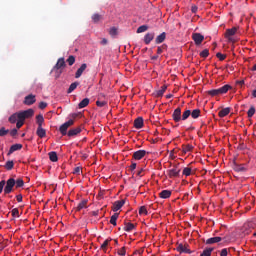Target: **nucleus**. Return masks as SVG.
<instances>
[{
	"mask_svg": "<svg viewBox=\"0 0 256 256\" xmlns=\"http://www.w3.org/2000/svg\"><path fill=\"white\" fill-rule=\"evenodd\" d=\"M36 123L38 127H43V123H45V118H43V115L39 114L36 116Z\"/></svg>",
	"mask_w": 256,
	"mask_h": 256,
	"instance_id": "cd10ccee",
	"label": "nucleus"
},
{
	"mask_svg": "<svg viewBox=\"0 0 256 256\" xmlns=\"http://www.w3.org/2000/svg\"><path fill=\"white\" fill-rule=\"evenodd\" d=\"M135 227H136V225L131 222L125 223L124 231H126L127 233H131V231H133L135 229Z\"/></svg>",
	"mask_w": 256,
	"mask_h": 256,
	"instance_id": "4be33fe9",
	"label": "nucleus"
},
{
	"mask_svg": "<svg viewBox=\"0 0 256 256\" xmlns=\"http://www.w3.org/2000/svg\"><path fill=\"white\" fill-rule=\"evenodd\" d=\"M193 173V170L190 167H186L183 169L182 175H185V177H189Z\"/></svg>",
	"mask_w": 256,
	"mask_h": 256,
	"instance_id": "ea45409f",
	"label": "nucleus"
},
{
	"mask_svg": "<svg viewBox=\"0 0 256 256\" xmlns=\"http://www.w3.org/2000/svg\"><path fill=\"white\" fill-rule=\"evenodd\" d=\"M213 248H206L203 250L200 256H211V253H213Z\"/></svg>",
	"mask_w": 256,
	"mask_h": 256,
	"instance_id": "e433bc0d",
	"label": "nucleus"
},
{
	"mask_svg": "<svg viewBox=\"0 0 256 256\" xmlns=\"http://www.w3.org/2000/svg\"><path fill=\"white\" fill-rule=\"evenodd\" d=\"M9 133V130H6L4 127L0 129V137H5Z\"/></svg>",
	"mask_w": 256,
	"mask_h": 256,
	"instance_id": "3c124183",
	"label": "nucleus"
},
{
	"mask_svg": "<svg viewBox=\"0 0 256 256\" xmlns=\"http://www.w3.org/2000/svg\"><path fill=\"white\" fill-rule=\"evenodd\" d=\"M12 215H13V217H19V210L17 208H14L12 210Z\"/></svg>",
	"mask_w": 256,
	"mask_h": 256,
	"instance_id": "6e6d98bb",
	"label": "nucleus"
},
{
	"mask_svg": "<svg viewBox=\"0 0 256 256\" xmlns=\"http://www.w3.org/2000/svg\"><path fill=\"white\" fill-rule=\"evenodd\" d=\"M134 127L135 129H143V118H137L134 121Z\"/></svg>",
	"mask_w": 256,
	"mask_h": 256,
	"instance_id": "393cba45",
	"label": "nucleus"
},
{
	"mask_svg": "<svg viewBox=\"0 0 256 256\" xmlns=\"http://www.w3.org/2000/svg\"><path fill=\"white\" fill-rule=\"evenodd\" d=\"M77 87H79V82H74L70 85V87L68 88L67 93H73V91H75L77 89Z\"/></svg>",
	"mask_w": 256,
	"mask_h": 256,
	"instance_id": "f704fd0d",
	"label": "nucleus"
},
{
	"mask_svg": "<svg viewBox=\"0 0 256 256\" xmlns=\"http://www.w3.org/2000/svg\"><path fill=\"white\" fill-rule=\"evenodd\" d=\"M16 200L18 201V203H21V201H23V196L22 195H17Z\"/></svg>",
	"mask_w": 256,
	"mask_h": 256,
	"instance_id": "e2e57ef3",
	"label": "nucleus"
},
{
	"mask_svg": "<svg viewBox=\"0 0 256 256\" xmlns=\"http://www.w3.org/2000/svg\"><path fill=\"white\" fill-rule=\"evenodd\" d=\"M74 123L75 121H73V119H70L64 124H62L59 129L61 135H67V129H69V127H71Z\"/></svg>",
	"mask_w": 256,
	"mask_h": 256,
	"instance_id": "39448f33",
	"label": "nucleus"
},
{
	"mask_svg": "<svg viewBox=\"0 0 256 256\" xmlns=\"http://www.w3.org/2000/svg\"><path fill=\"white\" fill-rule=\"evenodd\" d=\"M96 105L97 107H105V105H107V102L105 101H96Z\"/></svg>",
	"mask_w": 256,
	"mask_h": 256,
	"instance_id": "864d4df0",
	"label": "nucleus"
},
{
	"mask_svg": "<svg viewBox=\"0 0 256 256\" xmlns=\"http://www.w3.org/2000/svg\"><path fill=\"white\" fill-rule=\"evenodd\" d=\"M236 33H237V27L227 29L225 33V38L228 39L230 43H235V39H233V35H235Z\"/></svg>",
	"mask_w": 256,
	"mask_h": 256,
	"instance_id": "7ed1b4c3",
	"label": "nucleus"
},
{
	"mask_svg": "<svg viewBox=\"0 0 256 256\" xmlns=\"http://www.w3.org/2000/svg\"><path fill=\"white\" fill-rule=\"evenodd\" d=\"M20 149H23V145L21 144H14L10 147L8 155H11V153H15V151H20Z\"/></svg>",
	"mask_w": 256,
	"mask_h": 256,
	"instance_id": "6ab92c4d",
	"label": "nucleus"
},
{
	"mask_svg": "<svg viewBox=\"0 0 256 256\" xmlns=\"http://www.w3.org/2000/svg\"><path fill=\"white\" fill-rule=\"evenodd\" d=\"M35 101H37V99L35 98V95L33 94H29L28 96H26L24 98V105H33L35 103Z\"/></svg>",
	"mask_w": 256,
	"mask_h": 256,
	"instance_id": "9d476101",
	"label": "nucleus"
},
{
	"mask_svg": "<svg viewBox=\"0 0 256 256\" xmlns=\"http://www.w3.org/2000/svg\"><path fill=\"white\" fill-rule=\"evenodd\" d=\"M33 115H35V111L33 109H28V110L19 112L20 119L24 121L25 119H30V117H33Z\"/></svg>",
	"mask_w": 256,
	"mask_h": 256,
	"instance_id": "423d86ee",
	"label": "nucleus"
},
{
	"mask_svg": "<svg viewBox=\"0 0 256 256\" xmlns=\"http://www.w3.org/2000/svg\"><path fill=\"white\" fill-rule=\"evenodd\" d=\"M191 117V110H185L182 114V121H187Z\"/></svg>",
	"mask_w": 256,
	"mask_h": 256,
	"instance_id": "c9c22d12",
	"label": "nucleus"
},
{
	"mask_svg": "<svg viewBox=\"0 0 256 256\" xmlns=\"http://www.w3.org/2000/svg\"><path fill=\"white\" fill-rule=\"evenodd\" d=\"M74 123L75 121H73V119H70L64 124H62L59 129L61 135H67V129H69V127H71Z\"/></svg>",
	"mask_w": 256,
	"mask_h": 256,
	"instance_id": "20e7f679",
	"label": "nucleus"
},
{
	"mask_svg": "<svg viewBox=\"0 0 256 256\" xmlns=\"http://www.w3.org/2000/svg\"><path fill=\"white\" fill-rule=\"evenodd\" d=\"M101 19H103V16H101L100 14L96 13V14L92 15L93 23H99Z\"/></svg>",
	"mask_w": 256,
	"mask_h": 256,
	"instance_id": "4c0bfd02",
	"label": "nucleus"
},
{
	"mask_svg": "<svg viewBox=\"0 0 256 256\" xmlns=\"http://www.w3.org/2000/svg\"><path fill=\"white\" fill-rule=\"evenodd\" d=\"M56 65H65V58H59Z\"/></svg>",
	"mask_w": 256,
	"mask_h": 256,
	"instance_id": "4d7b16f0",
	"label": "nucleus"
},
{
	"mask_svg": "<svg viewBox=\"0 0 256 256\" xmlns=\"http://www.w3.org/2000/svg\"><path fill=\"white\" fill-rule=\"evenodd\" d=\"M193 151V145L191 144H186L182 146V152L187 155V153H191Z\"/></svg>",
	"mask_w": 256,
	"mask_h": 256,
	"instance_id": "b1692460",
	"label": "nucleus"
},
{
	"mask_svg": "<svg viewBox=\"0 0 256 256\" xmlns=\"http://www.w3.org/2000/svg\"><path fill=\"white\" fill-rule=\"evenodd\" d=\"M109 33L112 37H115V35H117V28L116 27L110 28Z\"/></svg>",
	"mask_w": 256,
	"mask_h": 256,
	"instance_id": "8fccbe9b",
	"label": "nucleus"
},
{
	"mask_svg": "<svg viewBox=\"0 0 256 256\" xmlns=\"http://www.w3.org/2000/svg\"><path fill=\"white\" fill-rule=\"evenodd\" d=\"M66 62L68 63V65H73L75 63V56H69Z\"/></svg>",
	"mask_w": 256,
	"mask_h": 256,
	"instance_id": "49530a36",
	"label": "nucleus"
},
{
	"mask_svg": "<svg viewBox=\"0 0 256 256\" xmlns=\"http://www.w3.org/2000/svg\"><path fill=\"white\" fill-rule=\"evenodd\" d=\"M130 169H131L132 171H135V170L137 169V163L132 162V164L130 165Z\"/></svg>",
	"mask_w": 256,
	"mask_h": 256,
	"instance_id": "052dcab7",
	"label": "nucleus"
},
{
	"mask_svg": "<svg viewBox=\"0 0 256 256\" xmlns=\"http://www.w3.org/2000/svg\"><path fill=\"white\" fill-rule=\"evenodd\" d=\"M79 133H81V128L77 127V128L70 129L67 135L68 137H75V135H79Z\"/></svg>",
	"mask_w": 256,
	"mask_h": 256,
	"instance_id": "a211bd4d",
	"label": "nucleus"
},
{
	"mask_svg": "<svg viewBox=\"0 0 256 256\" xmlns=\"http://www.w3.org/2000/svg\"><path fill=\"white\" fill-rule=\"evenodd\" d=\"M73 174L74 175H81V167L74 168Z\"/></svg>",
	"mask_w": 256,
	"mask_h": 256,
	"instance_id": "5fc2aeb1",
	"label": "nucleus"
},
{
	"mask_svg": "<svg viewBox=\"0 0 256 256\" xmlns=\"http://www.w3.org/2000/svg\"><path fill=\"white\" fill-rule=\"evenodd\" d=\"M248 117H253L255 115V107H250V109L247 112Z\"/></svg>",
	"mask_w": 256,
	"mask_h": 256,
	"instance_id": "de8ad7c7",
	"label": "nucleus"
},
{
	"mask_svg": "<svg viewBox=\"0 0 256 256\" xmlns=\"http://www.w3.org/2000/svg\"><path fill=\"white\" fill-rule=\"evenodd\" d=\"M3 187H5V180H2V181L0 182V194L3 193Z\"/></svg>",
	"mask_w": 256,
	"mask_h": 256,
	"instance_id": "bf43d9fd",
	"label": "nucleus"
},
{
	"mask_svg": "<svg viewBox=\"0 0 256 256\" xmlns=\"http://www.w3.org/2000/svg\"><path fill=\"white\" fill-rule=\"evenodd\" d=\"M13 167H15V163L12 160L6 162L5 169H7V171H11Z\"/></svg>",
	"mask_w": 256,
	"mask_h": 256,
	"instance_id": "58836bf2",
	"label": "nucleus"
},
{
	"mask_svg": "<svg viewBox=\"0 0 256 256\" xmlns=\"http://www.w3.org/2000/svg\"><path fill=\"white\" fill-rule=\"evenodd\" d=\"M117 219H119V213H115L114 215L111 216L110 218V223L114 227H117Z\"/></svg>",
	"mask_w": 256,
	"mask_h": 256,
	"instance_id": "c756f323",
	"label": "nucleus"
},
{
	"mask_svg": "<svg viewBox=\"0 0 256 256\" xmlns=\"http://www.w3.org/2000/svg\"><path fill=\"white\" fill-rule=\"evenodd\" d=\"M153 39H155V33L154 32H149L144 36V43L145 45H149V43H151V41H153Z\"/></svg>",
	"mask_w": 256,
	"mask_h": 256,
	"instance_id": "ddd939ff",
	"label": "nucleus"
},
{
	"mask_svg": "<svg viewBox=\"0 0 256 256\" xmlns=\"http://www.w3.org/2000/svg\"><path fill=\"white\" fill-rule=\"evenodd\" d=\"M165 91H167V85L161 86V88L156 92V97H163Z\"/></svg>",
	"mask_w": 256,
	"mask_h": 256,
	"instance_id": "c85d7f7f",
	"label": "nucleus"
},
{
	"mask_svg": "<svg viewBox=\"0 0 256 256\" xmlns=\"http://www.w3.org/2000/svg\"><path fill=\"white\" fill-rule=\"evenodd\" d=\"M126 253H127V250L125 249V247H122L118 250V255L125 256Z\"/></svg>",
	"mask_w": 256,
	"mask_h": 256,
	"instance_id": "603ef678",
	"label": "nucleus"
},
{
	"mask_svg": "<svg viewBox=\"0 0 256 256\" xmlns=\"http://www.w3.org/2000/svg\"><path fill=\"white\" fill-rule=\"evenodd\" d=\"M216 57H217V59H219V61H225V59H227V55H225V54H223L221 52H218L216 54Z\"/></svg>",
	"mask_w": 256,
	"mask_h": 256,
	"instance_id": "37998d69",
	"label": "nucleus"
},
{
	"mask_svg": "<svg viewBox=\"0 0 256 256\" xmlns=\"http://www.w3.org/2000/svg\"><path fill=\"white\" fill-rule=\"evenodd\" d=\"M171 190H163L159 193V197L161 199H169V197H171Z\"/></svg>",
	"mask_w": 256,
	"mask_h": 256,
	"instance_id": "aec40b11",
	"label": "nucleus"
},
{
	"mask_svg": "<svg viewBox=\"0 0 256 256\" xmlns=\"http://www.w3.org/2000/svg\"><path fill=\"white\" fill-rule=\"evenodd\" d=\"M197 6H192V8H191V11H192V13H195L196 11H197Z\"/></svg>",
	"mask_w": 256,
	"mask_h": 256,
	"instance_id": "774afa93",
	"label": "nucleus"
},
{
	"mask_svg": "<svg viewBox=\"0 0 256 256\" xmlns=\"http://www.w3.org/2000/svg\"><path fill=\"white\" fill-rule=\"evenodd\" d=\"M49 159L53 163H57V161H59V157L57 156V152H50L49 153Z\"/></svg>",
	"mask_w": 256,
	"mask_h": 256,
	"instance_id": "2f4dec72",
	"label": "nucleus"
},
{
	"mask_svg": "<svg viewBox=\"0 0 256 256\" xmlns=\"http://www.w3.org/2000/svg\"><path fill=\"white\" fill-rule=\"evenodd\" d=\"M23 125H25V120L23 119H19L17 122H16V127L17 129H21L23 127Z\"/></svg>",
	"mask_w": 256,
	"mask_h": 256,
	"instance_id": "c03bdc74",
	"label": "nucleus"
},
{
	"mask_svg": "<svg viewBox=\"0 0 256 256\" xmlns=\"http://www.w3.org/2000/svg\"><path fill=\"white\" fill-rule=\"evenodd\" d=\"M230 113H231V108L227 107V108L220 110L218 113V116L223 118V117H227V115H229Z\"/></svg>",
	"mask_w": 256,
	"mask_h": 256,
	"instance_id": "412c9836",
	"label": "nucleus"
},
{
	"mask_svg": "<svg viewBox=\"0 0 256 256\" xmlns=\"http://www.w3.org/2000/svg\"><path fill=\"white\" fill-rule=\"evenodd\" d=\"M145 155H147V151L145 150H138L136 152L133 153V159L135 161H141V159H143V157H145Z\"/></svg>",
	"mask_w": 256,
	"mask_h": 256,
	"instance_id": "6e6552de",
	"label": "nucleus"
},
{
	"mask_svg": "<svg viewBox=\"0 0 256 256\" xmlns=\"http://www.w3.org/2000/svg\"><path fill=\"white\" fill-rule=\"evenodd\" d=\"M147 214H148L147 207L141 206L139 209V215H147Z\"/></svg>",
	"mask_w": 256,
	"mask_h": 256,
	"instance_id": "a18cd8bd",
	"label": "nucleus"
},
{
	"mask_svg": "<svg viewBox=\"0 0 256 256\" xmlns=\"http://www.w3.org/2000/svg\"><path fill=\"white\" fill-rule=\"evenodd\" d=\"M167 38V33L162 32L160 35H158L155 39V43L157 45L163 43V41H165V39Z\"/></svg>",
	"mask_w": 256,
	"mask_h": 256,
	"instance_id": "dca6fc26",
	"label": "nucleus"
},
{
	"mask_svg": "<svg viewBox=\"0 0 256 256\" xmlns=\"http://www.w3.org/2000/svg\"><path fill=\"white\" fill-rule=\"evenodd\" d=\"M172 119L175 121V123H179V121H182L181 116V108H176L172 114Z\"/></svg>",
	"mask_w": 256,
	"mask_h": 256,
	"instance_id": "1a4fd4ad",
	"label": "nucleus"
},
{
	"mask_svg": "<svg viewBox=\"0 0 256 256\" xmlns=\"http://www.w3.org/2000/svg\"><path fill=\"white\" fill-rule=\"evenodd\" d=\"M109 243H111V238L106 239L101 245L100 249L104 251V253H107V247H109Z\"/></svg>",
	"mask_w": 256,
	"mask_h": 256,
	"instance_id": "bb28decb",
	"label": "nucleus"
},
{
	"mask_svg": "<svg viewBox=\"0 0 256 256\" xmlns=\"http://www.w3.org/2000/svg\"><path fill=\"white\" fill-rule=\"evenodd\" d=\"M227 253H228L227 249L224 248V249L221 250L220 256H227Z\"/></svg>",
	"mask_w": 256,
	"mask_h": 256,
	"instance_id": "680f3d73",
	"label": "nucleus"
},
{
	"mask_svg": "<svg viewBox=\"0 0 256 256\" xmlns=\"http://www.w3.org/2000/svg\"><path fill=\"white\" fill-rule=\"evenodd\" d=\"M190 115H191L192 119H199V117L201 116V110L195 109L191 112Z\"/></svg>",
	"mask_w": 256,
	"mask_h": 256,
	"instance_id": "72a5a7b5",
	"label": "nucleus"
},
{
	"mask_svg": "<svg viewBox=\"0 0 256 256\" xmlns=\"http://www.w3.org/2000/svg\"><path fill=\"white\" fill-rule=\"evenodd\" d=\"M237 85H240L241 87H243V85H245V80H238Z\"/></svg>",
	"mask_w": 256,
	"mask_h": 256,
	"instance_id": "0e129e2a",
	"label": "nucleus"
},
{
	"mask_svg": "<svg viewBox=\"0 0 256 256\" xmlns=\"http://www.w3.org/2000/svg\"><path fill=\"white\" fill-rule=\"evenodd\" d=\"M149 29V26L147 25H142V26H139L136 33H145V31H147Z\"/></svg>",
	"mask_w": 256,
	"mask_h": 256,
	"instance_id": "a19ab883",
	"label": "nucleus"
},
{
	"mask_svg": "<svg viewBox=\"0 0 256 256\" xmlns=\"http://www.w3.org/2000/svg\"><path fill=\"white\" fill-rule=\"evenodd\" d=\"M87 69V66L82 65L76 72L75 77L76 79H79V77H81V75H83V71H85Z\"/></svg>",
	"mask_w": 256,
	"mask_h": 256,
	"instance_id": "473e14b6",
	"label": "nucleus"
},
{
	"mask_svg": "<svg viewBox=\"0 0 256 256\" xmlns=\"http://www.w3.org/2000/svg\"><path fill=\"white\" fill-rule=\"evenodd\" d=\"M200 57H209V49H204L202 52H200Z\"/></svg>",
	"mask_w": 256,
	"mask_h": 256,
	"instance_id": "09e8293b",
	"label": "nucleus"
},
{
	"mask_svg": "<svg viewBox=\"0 0 256 256\" xmlns=\"http://www.w3.org/2000/svg\"><path fill=\"white\" fill-rule=\"evenodd\" d=\"M10 135H12V137H15V135H17V129L11 130Z\"/></svg>",
	"mask_w": 256,
	"mask_h": 256,
	"instance_id": "69168bd1",
	"label": "nucleus"
},
{
	"mask_svg": "<svg viewBox=\"0 0 256 256\" xmlns=\"http://www.w3.org/2000/svg\"><path fill=\"white\" fill-rule=\"evenodd\" d=\"M176 251H178V253H191V250L187 247V245L183 244H179L176 248Z\"/></svg>",
	"mask_w": 256,
	"mask_h": 256,
	"instance_id": "4468645a",
	"label": "nucleus"
},
{
	"mask_svg": "<svg viewBox=\"0 0 256 256\" xmlns=\"http://www.w3.org/2000/svg\"><path fill=\"white\" fill-rule=\"evenodd\" d=\"M179 173H181V170L177 167L168 170V176L170 177V179H173L174 177H179Z\"/></svg>",
	"mask_w": 256,
	"mask_h": 256,
	"instance_id": "f8f14e48",
	"label": "nucleus"
},
{
	"mask_svg": "<svg viewBox=\"0 0 256 256\" xmlns=\"http://www.w3.org/2000/svg\"><path fill=\"white\" fill-rule=\"evenodd\" d=\"M36 134L40 137V139H43L47 137V130H45L43 126H38Z\"/></svg>",
	"mask_w": 256,
	"mask_h": 256,
	"instance_id": "2eb2a0df",
	"label": "nucleus"
},
{
	"mask_svg": "<svg viewBox=\"0 0 256 256\" xmlns=\"http://www.w3.org/2000/svg\"><path fill=\"white\" fill-rule=\"evenodd\" d=\"M13 187H15V179L10 178L6 182V186L4 188L5 195H9L13 191Z\"/></svg>",
	"mask_w": 256,
	"mask_h": 256,
	"instance_id": "f03ea898",
	"label": "nucleus"
},
{
	"mask_svg": "<svg viewBox=\"0 0 256 256\" xmlns=\"http://www.w3.org/2000/svg\"><path fill=\"white\" fill-rule=\"evenodd\" d=\"M220 241H222V238L219 236L216 237H212L206 240V244L207 245H213L215 243H220Z\"/></svg>",
	"mask_w": 256,
	"mask_h": 256,
	"instance_id": "f3484780",
	"label": "nucleus"
},
{
	"mask_svg": "<svg viewBox=\"0 0 256 256\" xmlns=\"http://www.w3.org/2000/svg\"><path fill=\"white\" fill-rule=\"evenodd\" d=\"M101 45H107L108 41L106 38L102 39V41L100 42Z\"/></svg>",
	"mask_w": 256,
	"mask_h": 256,
	"instance_id": "338daca9",
	"label": "nucleus"
},
{
	"mask_svg": "<svg viewBox=\"0 0 256 256\" xmlns=\"http://www.w3.org/2000/svg\"><path fill=\"white\" fill-rule=\"evenodd\" d=\"M20 119H21V117L19 116V112L14 113L9 117V122L10 123H17Z\"/></svg>",
	"mask_w": 256,
	"mask_h": 256,
	"instance_id": "5701e85b",
	"label": "nucleus"
},
{
	"mask_svg": "<svg viewBox=\"0 0 256 256\" xmlns=\"http://www.w3.org/2000/svg\"><path fill=\"white\" fill-rule=\"evenodd\" d=\"M89 98H84L79 104L78 107L79 109H85V107H87V105H89Z\"/></svg>",
	"mask_w": 256,
	"mask_h": 256,
	"instance_id": "7c9ffc66",
	"label": "nucleus"
},
{
	"mask_svg": "<svg viewBox=\"0 0 256 256\" xmlns=\"http://www.w3.org/2000/svg\"><path fill=\"white\" fill-rule=\"evenodd\" d=\"M123 205H125V200H118V201L114 202L112 211L117 213V211H119V209H121L123 207Z\"/></svg>",
	"mask_w": 256,
	"mask_h": 256,
	"instance_id": "9b49d317",
	"label": "nucleus"
},
{
	"mask_svg": "<svg viewBox=\"0 0 256 256\" xmlns=\"http://www.w3.org/2000/svg\"><path fill=\"white\" fill-rule=\"evenodd\" d=\"M192 39L195 45H201V43H203L205 40V36H203L201 33H194L192 34Z\"/></svg>",
	"mask_w": 256,
	"mask_h": 256,
	"instance_id": "0eeeda50",
	"label": "nucleus"
},
{
	"mask_svg": "<svg viewBox=\"0 0 256 256\" xmlns=\"http://www.w3.org/2000/svg\"><path fill=\"white\" fill-rule=\"evenodd\" d=\"M231 89V86L229 84H226L218 89H213L208 91V95H211V97H217V95H225Z\"/></svg>",
	"mask_w": 256,
	"mask_h": 256,
	"instance_id": "f257e3e1",
	"label": "nucleus"
},
{
	"mask_svg": "<svg viewBox=\"0 0 256 256\" xmlns=\"http://www.w3.org/2000/svg\"><path fill=\"white\" fill-rule=\"evenodd\" d=\"M47 107V102H40L39 109H45Z\"/></svg>",
	"mask_w": 256,
	"mask_h": 256,
	"instance_id": "13d9d810",
	"label": "nucleus"
},
{
	"mask_svg": "<svg viewBox=\"0 0 256 256\" xmlns=\"http://www.w3.org/2000/svg\"><path fill=\"white\" fill-rule=\"evenodd\" d=\"M87 200H82L76 207V211H81L82 209H87Z\"/></svg>",
	"mask_w": 256,
	"mask_h": 256,
	"instance_id": "a878e982",
	"label": "nucleus"
},
{
	"mask_svg": "<svg viewBox=\"0 0 256 256\" xmlns=\"http://www.w3.org/2000/svg\"><path fill=\"white\" fill-rule=\"evenodd\" d=\"M25 185V182L23 181V179H17L15 181V186L18 189L19 187H23Z\"/></svg>",
	"mask_w": 256,
	"mask_h": 256,
	"instance_id": "79ce46f5",
	"label": "nucleus"
}]
</instances>
